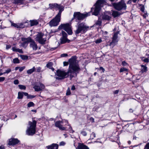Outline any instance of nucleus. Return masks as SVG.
<instances>
[{"label":"nucleus","instance_id":"nucleus-1","mask_svg":"<svg viewBox=\"0 0 149 149\" xmlns=\"http://www.w3.org/2000/svg\"><path fill=\"white\" fill-rule=\"evenodd\" d=\"M76 59V56L72 57L69 60V66L68 71L65 72V71L58 70L56 72L57 76L63 79L70 75L71 79L74 76L73 74L76 72L78 73L80 70Z\"/></svg>","mask_w":149,"mask_h":149},{"label":"nucleus","instance_id":"nucleus-2","mask_svg":"<svg viewBox=\"0 0 149 149\" xmlns=\"http://www.w3.org/2000/svg\"><path fill=\"white\" fill-rule=\"evenodd\" d=\"M106 0H98L94 5L95 8H91V11L94 10V12L92 13V15L97 16L100 10L101 7L103 6L104 5H106Z\"/></svg>","mask_w":149,"mask_h":149},{"label":"nucleus","instance_id":"nucleus-3","mask_svg":"<svg viewBox=\"0 0 149 149\" xmlns=\"http://www.w3.org/2000/svg\"><path fill=\"white\" fill-rule=\"evenodd\" d=\"M37 122L35 120H33L32 122L29 121L28 126L26 131V134L28 135L32 136L36 132V128Z\"/></svg>","mask_w":149,"mask_h":149},{"label":"nucleus","instance_id":"nucleus-4","mask_svg":"<svg viewBox=\"0 0 149 149\" xmlns=\"http://www.w3.org/2000/svg\"><path fill=\"white\" fill-rule=\"evenodd\" d=\"M89 26H86L85 23L82 22L78 25L77 29L74 31L75 35L77 36L79 33H84L88 30Z\"/></svg>","mask_w":149,"mask_h":149},{"label":"nucleus","instance_id":"nucleus-5","mask_svg":"<svg viewBox=\"0 0 149 149\" xmlns=\"http://www.w3.org/2000/svg\"><path fill=\"white\" fill-rule=\"evenodd\" d=\"M113 6L115 9L118 11L121 10H125L127 8V6L124 0H121L117 3H114Z\"/></svg>","mask_w":149,"mask_h":149},{"label":"nucleus","instance_id":"nucleus-6","mask_svg":"<svg viewBox=\"0 0 149 149\" xmlns=\"http://www.w3.org/2000/svg\"><path fill=\"white\" fill-rule=\"evenodd\" d=\"M90 13H88L85 14L81 13L79 12H76L74 13L73 15V18L72 19L73 20L74 19L77 22H78L79 21L83 20L84 18L90 15Z\"/></svg>","mask_w":149,"mask_h":149},{"label":"nucleus","instance_id":"nucleus-7","mask_svg":"<svg viewBox=\"0 0 149 149\" xmlns=\"http://www.w3.org/2000/svg\"><path fill=\"white\" fill-rule=\"evenodd\" d=\"M59 29H63L69 35H71L72 33L71 25L68 24H61L58 27Z\"/></svg>","mask_w":149,"mask_h":149},{"label":"nucleus","instance_id":"nucleus-8","mask_svg":"<svg viewBox=\"0 0 149 149\" xmlns=\"http://www.w3.org/2000/svg\"><path fill=\"white\" fill-rule=\"evenodd\" d=\"M61 16L56 15L55 17L49 22L51 26H57L61 21Z\"/></svg>","mask_w":149,"mask_h":149},{"label":"nucleus","instance_id":"nucleus-9","mask_svg":"<svg viewBox=\"0 0 149 149\" xmlns=\"http://www.w3.org/2000/svg\"><path fill=\"white\" fill-rule=\"evenodd\" d=\"M119 33V32H117L115 33L113 36L112 37V40L111 42H110L109 45L113 47L116 45L118 41V35Z\"/></svg>","mask_w":149,"mask_h":149},{"label":"nucleus","instance_id":"nucleus-10","mask_svg":"<svg viewBox=\"0 0 149 149\" xmlns=\"http://www.w3.org/2000/svg\"><path fill=\"white\" fill-rule=\"evenodd\" d=\"M44 34L42 33H39L37 36L36 38V40L38 41L40 44H44L46 40L45 38H43Z\"/></svg>","mask_w":149,"mask_h":149},{"label":"nucleus","instance_id":"nucleus-11","mask_svg":"<svg viewBox=\"0 0 149 149\" xmlns=\"http://www.w3.org/2000/svg\"><path fill=\"white\" fill-rule=\"evenodd\" d=\"M45 88V86L44 84L39 83V84L35 85L34 87L33 88L34 89L35 91H39L42 90Z\"/></svg>","mask_w":149,"mask_h":149},{"label":"nucleus","instance_id":"nucleus-12","mask_svg":"<svg viewBox=\"0 0 149 149\" xmlns=\"http://www.w3.org/2000/svg\"><path fill=\"white\" fill-rule=\"evenodd\" d=\"M62 37L60 39L61 40V44H64L68 40L67 38V34L64 31H62L61 32Z\"/></svg>","mask_w":149,"mask_h":149},{"label":"nucleus","instance_id":"nucleus-13","mask_svg":"<svg viewBox=\"0 0 149 149\" xmlns=\"http://www.w3.org/2000/svg\"><path fill=\"white\" fill-rule=\"evenodd\" d=\"M63 123V121H56L55 124V126L57 127H58L60 130H65V128L63 126L62 124Z\"/></svg>","mask_w":149,"mask_h":149},{"label":"nucleus","instance_id":"nucleus-14","mask_svg":"<svg viewBox=\"0 0 149 149\" xmlns=\"http://www.w3.org/2000/svg\"><path fill=\"white\" fill-rule=\"evenodd\" d=\"M30 40V41L29 42L30 47L32 48L33 50H36L38 47L37 44L35 41L32 39Z\"/></svg>","mask_w":149,"mask_h":149},{"label":"nucleus","instance_id":"nucleus-15","mask_svg":"<svg viewBox=\"0 0 149 149\" xmlns=\"http://www.w3.org/2000/svg\"><path fill=\"white\" fill-rule=\"evenodd\" d=\"M76 149H89L87 146L84 144L83 143H79L78 146L76 148Z\"/></svg>","mask_w":149,"mask_h":149},{"label":"nucleus","instance_id":"nucleus-16","mask_svg":"<svg viewBox=\"0 0 149 149\" xmlns=\"http://www.w3.org/2000/svg\"><path fill=\"white\" fill-rule=\"evenodd\" d=\"M56 5L55 6V8H57L59 10V11L57 15L61 16V13L64 10L63 7V6L61 5H58L57 4H56Z\"/></svg>","mask_w":149,"mask_h":149},{"label":"nucleus","instance_id":"nucleus-17","mask_svg":"<svg viewBox=\"0 0 149 149\" xmlns=\"http://www.w3.org/2000/svg\"><path fill=\"white\" fill-rule=\"evenodd\" d=\"M58 146L56 144L53 143L47 146V149H58Z\"/></svg>","mask_w":149,"mask_h":149},{"label":"nucleus","instance_id":"nucleus-18","mask_svg":"<svg viewBox=\"0 0 149 149\" xmlns=\"http://www.w3.org/2000/svg\"><path fill=\"white\" fill-rule=\"evenodd\" d=\"M19 142V140H9L8 145L9 146H14Z\"/></svg>","mask_w":149,"mask_h":149},{"label":"nucleus","instance_id":"nucleus-19","mask_svg":"<svg viewBox=\"0 0 149 149\" xmlns=\"http://www.w3.org/2000/svg\"><path fill=\"white\" fill-rule=\"evenodd\" d=\"M23 23H21L20 24L18 25L15 23L12 24V25L13 26L15 27L19 28H23L24 27V26L23 25Z\"/></svg>","mask_w":149,"mask_h":149},{"label":"nucleus","instance_id":"nucleus-20","mask_svg":"<svg viewBox=\"0 0 149 149\" xmlns=\"http://www.w3.org/2000/svg\"><path fill=\"white\" fill-rule=\"evenodd\" d=\"M121 14L120 12L117 11H113L112 13V15L114 18L118 17Z\"/></svg>","mask_w":149,"mask_h":149},{"label":"nucleus","instance_id":"nucleus-21","mask_svg":"<svg viewBox=\"0 0 149 149\" xmlns=\"http://www.w3.org/2000/svg\"><path fill=\"white\" fill-rule=\"evenodd\" d=\"M111 18V17L108 15L105 14L102 17V19L103 20H109Z\"/></svg>","mask_w":149,"mask_h":149},{"label":"nucleus","instance_id":"nucleus-22","mask_svg":"<svg viewBox=\"0 0 149 149\" xmlns=\"http://www.w3.org/2000/svg\"><path fill=\"white\" fill-rule=\"evenodd\" d=\"M31 26H33L38 24V21L37 20H33L30 21Z\"/></svg>","mask_w":149,"mask_h":149},{"label":"nucleus","instance_id":"nucleus-23","mask_svg":"<svg viewBox=\"0 0 149 149\" xmlns=\"http://www.w3.org/2000/svg\"><path fill=\"white\" fill-rule=\"evenodd\" d=\"M35 69L36 68L35 67H33V68L27 70V73L28 74H30L33 72L35 71Z\"/></svg>","mask_w":149,"mask_h":149},{"label":"nucleus","instance_id":"nucleus-24","mask_svg":"<svg viewBox=\"0 0 149 149\" xmlns=\"http://www.w3.org/2000/svg\"><path fill=\"white\" fill-rule=\"evenodd\" d=\"M147 67L144 65H141V72L142 73L146 72L147 70Z\"/></svg>","mask_w":149,"mask_h":149},{"label":"nucleus","instance_id":"nucleus-25","mask_svg":"<svg viewBox=\"0 0 149 149\" xmlns=\"http://www.w3.org/2000/svg\"><path fill=\"white\" fill-rule=\"evenodd\" d=\"M21 39L22 41L24 42H29L30 41V40H31V37H29L27 38H22Z\"/></svg>","mask_w":149,"mask_h":149},{"label":"nucleus","instance_id":"nucleus-26","mask_svg":"<svg viewBox=\"0 0 149 149\" xmlns=\"http://www.w3.org/2000/svg\"><path fill=\"white\" fill-rule=\"evenodd\" d=\"M23 92H18V93L17 98L19 99H22L23 97Z\"/></svg>","mask_w":149,"mask_h":149},{"label":"nucleus","instance_id":"nucleus-27","mask_svg":"<svg viewBox=\"0 0 149 149\" xmlns=\"http://www.w3.org/2000/svg\"><path fill=\"white\" fill-rule=\"evenodd\" d=\"M19 56L23 60H26L28 59V56L26 55H21Z\"/></svg>","mask_w":149,"mask_h":149},{"label":"nucleus","instance_id":"nucleus-28","mask_svg":"<svg viewBox=\"0 0 149 149\" xmlns=\"http://www.w3.org/2000/svg\"><path fill=\"white\" fill-rule=\"evenodd\" d=\"M29 43V42H27L26 41L24 42L21 43V46L24 47H26Z\"/></svg>","mask_w":149,"mask_h":149},{"label":"nucleus","instance_id":"nucleus-29","mask_svg":"<svg viewBox=\"0 0 149 149\" xmlns=\"http://www.w3.org/2000/svg\"><path fill=\"white\" fill-rule=\"evenodd\" d=\"M13 62L14 63H19V61L17 58H15L13 59Z\"/></svg>","mask_w":149,"mask_h":149},{"label":"nucleus","instance_id":"nucleus-30","mask_svg":"<svg viewBox=\"0 0 149 149\" xmlns=\"http://www.w3.org/2000/svg\"><path fill=\"white\" fill-rule=\"evenodd\" d=\"M53 65V63H52L51 62H49L47 64L46 66L47 68L50 69L52 67Z\"/></svg>","mask_w":149,"mask_h":149},{"label":"nucleus","instance_id":"nucleus-31","mask_svg":"<svg viewBox=\"0 0 149 149\" xmlns=\"http://www.w3.org/2000/svg\"><path fill=\"white\" fill-rule=\"evenodd\" d=\"M56 5V3L54 4H49V7L51 9L53 8H55V6Z\"/></svg>","mask_w":149,"mask_h":149},{"label":"nucleus","instance_id":"nucleus-32","mask_svg":"<svg viewBox=\"0 0 149 149\" xmlns=\"http://www.w3.org/2000/svg\"><path fill=\"white\" fill-rule=\"evenodd\" d=\"M34 105V104L33 102H30L27 104V106L29 107H33Z\"/></svg>","mask_w":149,"mask_h":149},{"label":"nucleus","instance_id":"nucleus-33","mask_svg":"<svg viewBox=\"0 0 149 149\" xmlns=\"http://www.w3.org/2000/svg\"><path fill=\"white\" fill-rule=\"evenodd\" d=\"M18 87L19 88L21 89L25 90L26 89V86L23 85H18Z\"/></svg>","mask_w":149,"mask_h":149},{"label":"nucleus","instance_id":"nucleus-34","mask_svg":"<svg viewBox=\"0 0 149 149\" xmlns=\"http://www.w3.org/2000/svg\"><path fill=\"white\" fill-rule=\"evenodd\" d=\"M127 70H128L127 69H126V68H121L120 69V72H123L124 71L127 72Z\"/></svg>","mask_w":149,"mask_h":149},{"label":"nucleus","instance_id":"nucleus-35","mask_svg":"<svg viewBox=\"0 0 149 149\" xmlns=\"http://www.w3.org/2000/svg\"><path fill=\"white\" fill-rule=\"evenodd\" d=\"M11 71V70L10 68H8L6 70L5 72H3L4 74H8Z\"/></svg>","mask_w":149,"mask_h":149},{"label":"nucleus","instance_id":"nucleus-36","mask_svg":"<svg viewBox=\"0 0 149 149\" xmlns=\"http://www.w3.org/2000/svg\"><path fill=\"white\" fill-rule=\"evenodd\" d=\"M95 134L93 132L91 135L90 139H94V137H95Z\"/></svg>","mask_w":149,"mask_h":149},{"label":"nucleus","instance_id":"nucleus-37","mask_svg":"<svg viewBox=\"0 0 149 149\" xmlns=\"http://www.w3.org/2000/svg\"><path fill=\"white\" fill-rule=\"evenodd\" d=\"M71 94V92L70 90V89L69 88H68V89H67L66 93V95H70Z\"/></svg>","mask_w":149,"mask_h":149},{"label":"nucleus","instance_id":"nucleus-38","mask_svg":"<svg viewBox=\"0 0 149 149\" xmlns=\"http://www.w3.org/2000/svg\"><path fill=\"white\" fill-rule=\"evenodd\" d=\"M101 21L100 20H98L96 23L95 24L96 25H98L99 26L101 25Z\"/></svg>","mask_w":149,"mask_h":149},{"label":"nucleus","instance_id":"nucleus-39","mask_svg":"<svg viewBox=\"0 0 149 149\" xmlns=\"http://www.w3.org/2000/svg\"><path fill=\"white\" fill-rule=\"evenodd\" d=\"M102 42V40L100 39H97L95 41V42L97 44L100 43Z\"/></svg>","mask_w":149,"mask_h":149},{"label":"nucleus","instance_id":"nucleus-40","mask_svg":"<svg viewBox=\"0 0 149 149\" xmlns=\"http://www.w3.org/2000/svg\"><path fill=\"white\" fill-rule=\"evenodd\" d=\"M68 130L70 133H73L74 132V131L72 130V127L70 126Z\"/></svg>","mask_w":149,"mask_h":149},{"label":"nucleus","instance_id":"nucleus-41","mask_svg":"<svg viewBox=\"0 0 149 149\" xmlns=\"http://www.w3.org/2000/svg\"><path fill=\"white\" fill-rule=\"evenodd\" d=\"M25 68V66H23L22 67H20L19 68V71L20 72L22 71Z\"/></svg>","mask_w":149,"mask_h":149},{"label":"nucleus","instance_id":"nucleus-42","mask_svg":"<svg viewBox=\"0 0 149 149\" xmlns=\"http://www.w3.org/2000/svg\"><path fill=\"white\" fill-rule=\"evenodd\" d=\"M65 144V143L64 141H62L59 144V145L60 146H64Z\"/></svg>","mask_w":149,"mask_h":149},{"label":"nucleus","instance_id":"nucleus-43","mask_svg":"<svg viewBox=\"0 0 149 149\" xmlns=\"http://www.w3.org/2000/svg\"><path fill=\"white\" fill-rule=\"evenodd\" d=\"M122 64L123 66H126L128 65V64L125 61H123L122 62Z\"/></svg>","mask_w":149,"mask_h":149},{"label":"nucleus","instance_id":"nucleus-44","mask_svg":"<svg viewBox=\"0 0 149 149\" xmlns=\"http://www.w3.org/2000/svg\"><path fill=\"white\" fill-rule=\"evenodd\" d=\"M19 81L17 79H16L14 81V84L17 85L19 84Z\"/></svg>","mask_w":149,"mask_h":149},{"label":"nucleus","instance_id":"nucleus-45","mask_svg":"<svg viewBox=\"0 0 149 149\" xmlns=\"http://www.w3.org/2000/svg\"><path fill=\"white\" fill-rule=\"evenodd\" d=\"M35 96H34V95H29V96H27V98H33L35 97Z\"/></svg>","mask_w":149,"mask_h":149},{"label":"nucleus","instance_id":"nucleus-46","mask_svg":"<svg viewBox=\"0 0 149 149\" xmlns=\"http://www.w3.org/2000/svg\"><path fill=\"white\" fill-rule=\"evenodd\" d=\"M81 134L84 136H86L87 135V133L86 132L84 131H82L81 132Z\"/></svg>","mask_w":149,"mask_h":149},{"label":"nucleus","instance_id":"nucleus-47","mask_svg":"<svg viewBox=\"0 0 149 149\" xmlns=\"http://www.w3.org/2000/svg\"><path fill=\"white\" fill-rule=\"evenodd\" d=\"M5 79V78L3 77H0V82L3 81Z\"/></svg>","mask_w":149,"mask_h":149},{"label":"nucleus","instance_id":"nucleus-48","mask_svg":"<svg viewBox=\"0 0 149 149\" xmlns=\"http://www.w3.org/2000/svg\"><path fill=\"white\" fill-rule=\"evenodd\" d=\"M68 56V54H63L61 55V57H65Z\"/></svg>","mask_w":149,"mask_h":149},{"label":"nucleus","instance_id":"nucleus-49","mask_svg":"<svg viewBox=\"0 0 149 149\" xmlns=\"http://www.w3.org/2000/svg\"><path fill=\"white\" fill-rule=\"evenodd\" d=\"M144 149H149V143H148L146 145Z\"/></svg>","mask_w":149,"mask_h":149},{"label":"nucleus","instance_id":"nucleus-50","mask_svg":"<svg viewBox=\"0 0 149 149\" xmlns=\"http://www.w3.org/2000/svg\"><path fill=\"white\" fill-rule=\"evenodd\" d=\"M41 68L40 67H38L36 69V71L38 72H40L41 71Z\"/></svg>","mask_w":149,"mask_h":149},{"label":"nucleus","instance_id":"nucleus-51","mask_svg":"<svg viewBox=\"0 0 149 149\" xmlns=\"http://www.w3.org/2000/svg\"><path fill=\"white\" fill-rule=\"evenodd\" d=\"M143 61L145 62L148 63V62L149 60L148 58H146L143 59Z\"/></svg>","mask_w":149,"mask_h":149},{"label":"nucleus","instance_id":"nucleus-52","mask_svg":"<svg viewBox=\"0 0 149 149\" xmlns=\"http://www.w3.org/2000/svg\"><path fill=\"white\" fill-rule=\"evenodd\" d=\"M17 52H19L21 53H23V52L22 51V49H18L17 51Z\"/></svg>","mask_w":149,"mask_h":149},{"label":"nucleus","instance_id":"nucleus-53","mask_svg":"<svg viewBox=\"0 0 149 149\" xmlns=\"http://www.w3.org/2000/svg\"><path fill=\"white\" fill-rule=\"evenodd\" d=\"M18 49L16 48L15 47H13L12 48V50L13 51L17 52Z\"/></svg>","mask_w":149,"mask_h":149},{"label":"nucleus","instance_id":"nucleus-54","mask_svg":"<svg viewBox=\"0 0 149 149\" xmlns=\"http://www.w3.org/2000/svg\"><path fill=\"white\" fill-rule=\"evenodd\" d=\"M119 91V90H116L113 92V93L114 94H117L118 93Z\"/></svg>","mask_w":149,"mask_h":149},{"label":"nucleus","instance_id":"nucleus-55","mask_svg":"<svg viewBox=\"0 0 149 149\" xmlns=\"http://www.w3.org/2000/svg\"><path fill=\"white\" fill-rule=\"evenodd\" d=\"M68 63L65 61L63 62V65L64 66H66L68 65Z\"/></svg>","mask_w":149,"mask_h":149},{"label":"nucleus","instance_id":"nucleus-56","mask_svg":"<svg viewBox=\"0 0 149 149\" xmlns=\"http://www.w3.org/2000/svg\"><path fill=\"white\" fill-rule=\"evenodd\" d=\"M23 95H25V96H27V97L29 96L28 95V94L26 92H23Z\"/></svg>","mask_w":149,"mask_h":149},{"label":"nucleus","instance_id":"nucleus-57","mask_svg":"<svg viewBox=\"0 0 149 149\" xmlns=\"http://www.w3.org/2000/svg\"><path fill=\"white\" fill-rule=\"evenodd\" d=\"M11 47V46L10 45H8L6 46V48L8 49Z\"/></svg>","mask_w":149,"mask_h":149},{"label":"nucleus","instance_id":"nucleus-58","mask_svg":"<svg viewBox=\"0 0 149 149\" xmlns=\"http://www.w3.org/2000/svg\"><path fill=\"white\" fill-rule=\"evenodd\" d=\"M141 10L143 12H144V7L143 6L141 8Z\"/></svg>","mask_w":149,"mask_h":149},{"label":"nucleus","instance_id":"nucleus-59","mask_svg":"<svg viewBox=\"0 0 149 149\" xmlns=\"http://www.w3.org/2000/svg\"><path fill=\"white\" fill-rule=\"evenodd\" d=\"M75 86L74 85H73L72 86V88H71V90H75Z\"/></svg>","mask_w":149,"mask_h":149},{"label":"nucleus","instance_id":"nucleus-60","mask_svg":"<svg viewBox=\"0 0 149 149\" xmlns=\"http://www.w3.org/2000/svg\"><path fill=\"white\" fill-rule=\"evenodd\" d=\"M93 143H100V144L102 143L101 142L97 141H94L93 142Z\"/></svg>","mask_w":149,"mask_h":149},{"label":"nucleus","instance_id":"nucleus-61","mask_svg":"<svg viewBox=\"0 0 149 149\" xmlns=\"http://www.w3.org/2000/svg\"><path fill=\"white\" fill-rule=\"evenodd\" d=\"M5 147L3 146H0V149H5Z\"/></svg>","mask_w":149,"mask_h":149},{"label":"nucleus","instance_id":"nucleus-62","mask_svg":"<svg viewBox=\"0 0 149 149\" xmlns=\"http://www.w3.org/2000/svg\"><path fill=\"white\" fill-rule=\"evenodd\" d=\"M100 69L101 70H102L103 71V72H104V71H105L104 69L102 67H100Z\"/></svg>","mask_w":149,"mask_h":149},{"label":"nucleus","instance_id":"nucleus-63","mask_svg":"<svg viewBox=\"0 0 149 149\" xmlns=\"http://www.w3.org/2000/svg\"><path fill=\"white\" fill-rule=\"evenodd\" d=\"M116 142L118 143V145L120 146V142L119 140H117V141Z\"/></svg>","mask_w":149,"mask_h":149},{"label":"nucleus","instance_id":"nucleus-64","mask_svg":"<svg viewBox=\"0 0 149 149\" xmlns=\"http://www.w3.org/2000/svg\"><path fill=\"white\" fill-rule=\"evenodd\" d=\"M133 112V110L132 109H129V112L130 113H132Z\"/></svg>","mask_w":149,"mask_h":149}]
</instances>
